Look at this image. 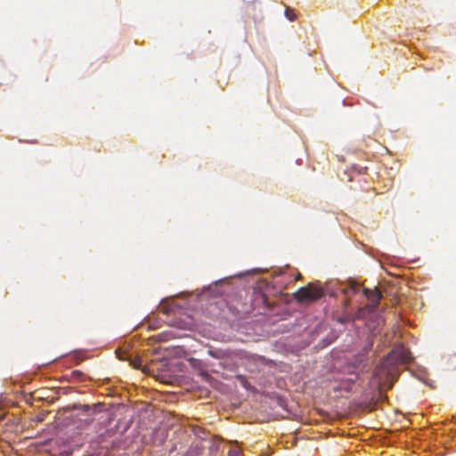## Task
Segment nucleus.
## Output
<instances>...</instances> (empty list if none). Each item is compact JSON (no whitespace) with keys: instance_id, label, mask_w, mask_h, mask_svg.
Segmentation results:
<instances>
[{"instance_id":"3","label":"nucleus","mask_w":456,"mask_h":456,"mask_svg":"<svg viewBox=\"0 0 456 456\" xmlns=\"http://www.w3.org/2000/svg\"><path fill=\"white\" fill-rule=\"evenodd\" d=\"M363 293L368 300L372 303V307L376 308L381 299V292L378 289H363Z\"/></svg>"},{"instance_id":"5","label":"nucleus","mask_w":456,"mask_h":456,"mask_svg":"<svg viewBox=\"0 0 456 456\" xmlns=\"http://www.w3.org/2000/svg\"><path fill=\"white\" fill-rule=\"evenodd\" d=\"M285 16L290 21H293L296 20V14H295L294 11L292 9H290L289 7L286 8Z\"/></svg>"},{"instance_id":"7","label":"nucleus","mask_w":456,"mask_h":456,"mask_svg":"<svg viewBox=\"0 0 456 456\" xmlns=\"http://www.w3.org/2000/svg\"><path fill=\"white\" fill-rule=\"evenodd\" d=\"M351 289L353 290L354 293H356L359 289V286L358 285H354L351 287Z\"/></svg>"},{"instance_id":"1","label":"nucleus","mask_w":456,"mask_h":456,"mask_svg":"<svg viewBox=\"0 0 456 456\" xmlns=\"http://www.w3.org/2000/svg\"><path fill=\"white\" fill-rule=\"evenodd\" d=\"M325 292L322 283L317 281L299 288L293 294V297L296 301L300 304H310L322 298Z\"/></svg>"},{"instance_id":"6","label":"nucleus","mask_w":456,"mask_h":456,"mask_svg":"<svg viewBox=\"0 0 456 456\" xmlns=\"http://www.w3.org/2000/svg\"><path fill=\"white\" fill-rule=\"evenodd\" d=\"M241 452L239 449H231L228 456H240Z\"/></svg>"},{"instance_id":"4","label":"nucleus","mask_w":456,"mask_h":456,"mask_svg":"<svg viewBox=\"0 0 456 456\" xmlns=\"http://www.w3.org/2000/svg\"><path fill=\"white\" fill-rule=\"evenodd\" d=\"M84 373L81 370H76L71 371L70 378L75 380H83Z\"/></svg>"},{"instance_id":"2","label":"nucleus","mask_w":456,"mask_h":456,"mask_svg":"<svg viewBox=\"0 0 456 456\" xmlns=\"http://www.w3.org/2000/svg\"><path fill=\"white\" fill-rule=\"evenodd\" d=\"M410 352L403 346H395L389 354V358L395 363H408L411 361Z\"/></svg>"},{"instance_id":"8","label":"nucleus","mask_w":456,"mask_h":456,"mask_svg":"<svg viewBox=\"0 0 456 456\" xmlns=\"http://www.w3.org/2000/svg\"><path fill=\"white\" fill-rule=\"evenodd\" d=\"M357 379H358V375H357V374H354V378L350 379V380H351L352 382H355Z\"/></svg>"}]
</instances>
